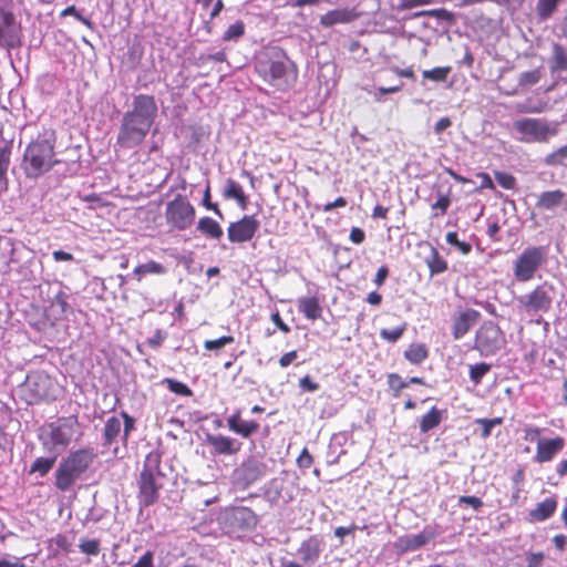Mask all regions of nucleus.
I'll list each match as a JSON object with an SVG mask.
<instances>
[{
  "label": "nucleus",
  "mask_w": 567,
  "mask_h": 567,
  "mask_svg": "<svg viewBox=\"0 0 567 567\" xmlns=\"http://www.w3.org/2000/svg\"><path fill=\"white\" fill-rule=\"evenodd\" d=\"M157 103L153 95H134L131 109L122 116L116 144L124 150L142 145L157 117Z\"/></svg>",
  "instance_id": "obj_1"
},
{
  "label": "nucleus",
  "mask_w": 567,
  "mask_h": 567,
  "mask_svg": "<svg viewBox=\"0 0 567 567\" xmlns=\"http://www.w3.org/2000/svg\"><path fill=\"white\" fill-rule=\"evenodd\" d=\"M255 69L266 83L279 91L291 89L298 79L295 63L279 47L265 48L257 58Z\"/></svg>",
  "instance_id": "obj_2"
},
{
  "label": "nucleus",
  "mask_w": 567,
  "mask_h": 567,
  "mask_svg": "<svg viewBox=\"0 0 567 567\" xmlns=\"http://www.w3.org/2000/svg\"><path fill=\"white\" fill-rule=\"evenodd\" d=\"M55 141L54 131L44 130L27 145L21 167L28 178L44 175L60 162L55 158Z\"/></svg>",
  "instance_id": "obj_3"
},
{
  "label": "nucleus",
  "mask_w": 567,
  "mask_h": 567,
  "mask_svg": "<svg viewBox=\"0 0 567 567\" xmlns=\"http://www.w3.org/2000/svg\"><path fill=\"white\" fill-rule=\"evenodd\" d=\"M161 458L157 451L150 452L145 457L137 482V497L142 507H148L156 503L159 497V489L164 486L165 475L161 470Z\"/></svg>",
  "instance_id": "obj_4"
},
{
  "label": "nucleus",
  "mask_w": 567,
  "mask_h": 567,
  "mask_svg": "<svg viewBox=\"0 0 567 567\" xmlns=\"http://www.w3.org/2000/svg\"><path fill=\"white\" fill-rule=\"evenodd\" d=\"M96 457L92 447H83L64 457L55 471V486L62 492L69 491L82 477Z\"/></svg>",
  "instance_id": "obj_5"
},
{
  "label": "nucleus",
  "mask_w": 567,
  "mask_h": 567,
  "mask_svg": "<svg viewBox=\"0 0 567 567\" xmlns=\"http://www.w3.org/2000/svg\"><path fill=\"white\" fill-rule=\"evenodd\" d=\"M79 427L80 424L76 416L60 417L43 426L39 439L45 450L59 455L68 447L74 436L80 434Z\"/></svg>",
  "instance_id": "obj_6"
},
{
  "label": "nucleus",
  "mask_w": 567,
  "mask_h": 567,
  "mask_svg": "<svg viewBox=\"0 0 567 567\" xmlns=\"http://www.w3.org/2000/svg\"><path fill=\"white\" fill-rule=\"evenodd\" d=\"M558 124L544 117H520L513 122L512 137L520 143H547L557 135Z\"/></svg>",
  "instance_id": "obj_7"
},
{
  "label": "nucleus",
  "mask_w": 567,
  "mask_h": 567,
  "mask_svg": "<svg viewBox=\"0 0 567 567\" xmlns=\"http://www.w3.org/2000/svg\"><path fill=\"white\" fill-rule=\"evenodd\" d=\"M546 246H527L513 261V274L518 282H527L535 278L537 271L547 262Z\"/></svg>",
  "instance_id": "obj_8"
},
{
  "label": "nucleus",
  "mask_w": 567,
  "mask_h": 567,
  "mask_svg": "<svg viewBox=\"0 0 567 567\" xmlns=\"http://www.w3.org/2000/svg\"><path fill=\"white\" fill-rule=\"evenodd\" d=\"M555 288L548 281L537 285L530 292L516 298L518 306L527 313L548 312L553 305Z\"/></svg>",
  "instance_id": "obj_9"
},
{
  "label": "nucleus",
  "mask_w": 567,
  "mask_h": 567,
  "mask_svg": "<svg viewBox=\"0 0 567 567\" xmlns=\"http://www.w3.org/2000/svg\"><path fill=\"white\" fill-rule=\"evenodd\" d=\"M196 216L195 207L183 195H177L168 202L165 209V219L168 226L177 230L188 229Z\"/></svg>",
  "instance_id": "obj_10"
},
{
  "label": "nucleus",
  "mask_w": 567,
  "mask_h": 567,
  "mask_svg": "<svg viewBox=\"0 0 567 567\" xmlns=\"http://www.w3.org/2000/svg\"><path fill=\"white\" fill-rule=\"evenodd\" d=\"M505 343V336L501 328L493 321H486L476 331L473 349L477 350L482 357H491Z\"/></svg>",
  "instance_id": "obj_11"
},
{
  "label": "nucleus",
  "mask_w": 567,
  "mask_h": 567,
  "mask_svg": "<svg viewBox=\"0 0 567 567\" xmlns=\"http://www.w3.org/2000/svg\"><path fill=\"white\" fill-rule=\"evenodd\" d=\"M266 474L267 465L254 457L246 460L235 470V478L243 487L250 486L266 476Z\"/></svg>",
  "instance_id": "obj_12"
},
{
  "label": "nucleus",
  "mask_w": 567,
  "mask_h": 567,
  "mask_svg": "<svg viewBox=\"0 0 567 567\" xmlns=\"http://www.w3.org/2000/svg\"><path fill=\"white\" fill-rule=\"evenodd\" d=\"M259 228L255 216L246 215L241 219L230 223L227 235L230 243L241 244L251 240Z\"/></svg>",
  "instance_id": "obj_13"
},
{
  "label": "nucleus",
  "mask_w": 567,
  "mask_h": 567,
  "mask_svg": "<svg viewBox=\"0 0 567 567\" xmlns=\"http://www.w3.org/2000/svg\"><path fill=\"white\" fill-rule=\"evenodd\" d=\"M20 44V27L12 12L0 9V48L12 49Z\"/></svg>",
  "instance_id": "obj_14"
},
{
  "label": "nucleus",
  "mask_w": 567,
  "mask_h": 567,
  "mask_svg": "<svg viewBox=\"0 0 567 567\" xmlns=\"http://www.w3.org/2000/svg\"><path fill=\"white\" fill-rule=\"evenodd\" d=\"M481 313L472 308L455 311L452 315L451 332L454 340L462 339L477 323Z\"/></svg>",
  "instance_id": "obj_15"
},
{
  "label": "nucleus",
  "mask_w": 567,
  "mask_h": 567,
  "mask_svg": "<svg viewBox=\"0 0 567 567\" xmlns=\"http://www.w3.org/2000/svg\"><path fill=\"white\" fill-rule=\"evenodd\" d=\"M324 546L326 543L320 535H311L300 543L297 555L305 566H312L319 561Z\"/></svg>",
  "instance_id": "obj_16"
},
{
  "label": "nucleus",
  "mask_w": 567,
  "mask_h": 567,
  "mask_svg": "<svg viewBox=\"0 0 567 567\" xmlns=\"http://www.w3.org/2000/svg\"><path fill=\"white\" fill-rule=\"evenodd\" d=\"M206 443L213 455L231 456L241 450V443L234 437L223 434H206Z\"/></svg>",
  "instance_id": "obj_17"
},
{
  "label": "nucleus",
  "mask_w": 567,
  "mask_h": 567,
  "mask_svg": "<svg viewBox=\"0 0 567 567\" xmlns=\"http://www.w3.org/2000/svg\"><path fill=\"white\" fill-rule=\"evenodd\" d=\"M436 534L431 528H424L417 534H408L396 540V548L402 551H414L432 540Z\"/></svg>",
  "instance_id": "obj_18"
},
{
  "label": "nucleus",
  "mask_w": 567,
  "mask_h": 567,
  "mask_svg": "<svg viewBox=\"0 0 567 567\" xmlns=\"http://www.w3.org/2000/svg\"><path fill=\"white\" fill-rule=\"evenodd\" d=\"M227 519L234 529L250 530L257 525V516L254 511L244 506L231 509Z\"/></svg>",
  "instance_id": "obj_19"
},
{
  "label": "nucleus",
  "mask_w": 567,
  "mask_h": 567,
  "mask_svg": "<svg viewBox=\"0 0 567 567\" xmlns=\"http://www.w3.org/2000/svg\"><path fill=\"white\" fill-rule=\"evenodd\" d=\"M227 426L229 431L244 439H247L257 433L260 425L257 421L254 420H243L240 417V410H236L231 415L227 417Z\"/></svg>",
  "instance_id": "obj_20"
},
{
  "label": "nucleus",
  "mask_w": 567,
  "mask_h": 567,
  "mask_svg": "<svg viewBox=\"0 0 567 567\" xmlns=\"http://www.w3.org/2000/svg\"><path fill=\"white\" fill-rule=\"evenodd\" d=\"M359 13L353 8H339L320 17V24L323 28H331L336 24L350 23L358 19Z\"/></svg>",
  "instance_id": "obj_21"
},
{
  "label": "nucleus",
  "mask_w": 567,
  "mask_h": 567,
  "mask_svg": "<svg viewBox=\"0 0 567 567\" xmlns=\"http://www.w3.org/2000/svg\"><path fill=\"white\" fill-rule=\"evenodd\" d=\"M565 445L561 437L538 440L535 461L538 463L549 462L559 453Z\"/></svg>",
  "instance_id": "obj_22"
},
{
  "label": "nucleus",
  "mask_w": 567,
  "mask_h": 567,
  "mask_svg": "<svg viewBox=\"0 0 567 567\" xmlns=\"http://www.w3.org/2000/svg\"><path fill=\"white\" fill-rule=\"evenodd\" d=\"M566 194L560 189L543 192L537 198L536 207L544 210H554L560 205L564 206Z\"/></svg>",
  "instance_id": "obj_23"
},
{
  "label": "nucleus",
  "mask_w": 567,
  "mask_h": 567,
  "mask_svg": "<svg viewBox=\"0 0 567 567\" xmlns=\"http://www.w3.org/2000/svg\"><path fill=\"white\" fill-rule=\"evenodd\" d=\"M297 307L300 313H302L309 320H317L321 317L322 308L319 299L312 297H301L297 300Z\"/></svg>",
  "instance_id": "obj_24"
},
{
  "label": "nucleus",
  "mask_w": 567,
  "mask_h": 567,
  "mask_svg": "<svg viewBox=\"0 0 567 567\" xmlns=\"http://www.w3.org/2000/svg\"><path fill=\"white\" fill-rule=\"evenodd\" d=\"M122 432V421L120 417L113 415L109 417L103 429V446L111 447L117 442Z\"/></svg>",
  "instance_id": "obj_25"
},
{
  "label": "nucleus",
  "mask_w": 567,
  "mask_h": 567,
  "mask_svg": "<svg viewBox=\"0 0 567 567\" xmlns=\"http://www.w3.org/2000/svg\"><path fill=\"white\" fill-rule=\"evenodd\" d=\"M223 196L225 199H235L241 209H246L248 203L247 196L245 195L241 185L236 181L231 178L226 181L223 188Z\"/></svg>",
  "instance_id": "obj_26"
},
{
  "label": "nucleus",
  "mask_w": 567,
  "mask_h": 567,
  "mask_svg": "<svg viewBox=\"0 0 567 567\" xmlns=\"http://www.w3.org/2000/svg\"><path fill=\"white\" fill-rule=\"evenodd\" d=\"M197 229L210 239H220L224 235L221 226L208 216L202 217L198 220Z\"/></svg>",
  "instance_id": "obj_27"
},
{
  "label": "nucleus",
  "mask_w": 567,
  "mask_h": 567,
  "mask_svg": "<svg viewBox=\"0 0 567 567\" xmlns=\"http://www.w3.org/2000/svg\"><path fill=\"white\" fill-rule=\"evenodd\" d=\"M557 502L553 497H548L538 503L536 508L530 512L532 517L537 522L549 518L556 511Z\"/></svg>",
  "instance_id": "obj_28"
},
{
  "label": "nucleus",
  "mask_w": 567,
  "mask_h": 567,
  "mask_svg": "<svg viewBox=\"0 0 567 567\" xmlns=\"http://www.w3.org/2000/svg\"><path fill=\"white\" fill-rule=\"evenodd\" d=\"M443 420V411L433 406L425 415L420 420V430L422 433H427L434 427L439 426Z\"/></svg>",
  "instance_id": "obj_29"
},
{
  "label": "nucleus",
  "mask_w": 567,
  "mask_h": 567,
  "mask_svg": "<svg viewBox=\"0 0 567 567\" xmlns=\"http://www.w3.org/2000/svg\"><path fill=\"white\" fill-rule=\"evenodd\" d=\"M425 262L429 267L431 276L440 275L447 269L446 260L434 247L431 248L430 255L425 258Z\"/></svg>",
  "instance_id": "obj_30"
},
{
  "label": "nucleus",
  "mask_w": 567,
  "mask_h": 567,
  "mask_svg": "<svg viewBox=\"0 0 567 567\" xmlns=\"http://www.w3.org/2000/svg\"><path fill=\"white\" fill-rule=\"evenodd\" d=\"M427 348L423 343H413L404 352L405 359L413 364H419L423 362L427 358Z\"/></svg>",
  "instance_id": "obj_31"
},
{
  "label": "nucleus",
  "mask_w": 567,
  "mask_h": 567,
  "mask_svg": "<svg viewBox=\"0 0 567 567\" xmlns=\"http://www.w3.org/2000/svg\"><path fill=\"white\" fill-rule=\"evenodd\" d=\"M550 69L553 72L567 71V51L559 44L553 47Z\"/></svg>",
  "instance_id": "obj_32"
},
{
  "label": "nucleus",
  "mask_w": 567,
  "mask_h": 567,
  "mask_svg": "<svg viewBox=\"0 0 567 567\" xmlns=\"http://www.w3.org/2000/svg\"><path fill=\"white\" fill-rule=\"evenodd\" d=\"M58 454L53 453L51 457H38L30 467V473H39L40 476H45L53 467Z\"/></svg>",
  "instance_id": "obj_33"
},
{
  "label": "nucleus",
  "mask_w": 567,
  "mask_h": 567,
  "mask_svg": "<svg viewBox=\"0 0 567 567\" xmlns=\"http://www.w3.org/2000/svg\"><path fill=\"white\" fill-rule=\"evenodd\" d=\"M492 365L486 362L471 364L468 367V375L471 382L476 386L481 384L483 378L491 371Z\"/></svg>",
  "instance_id": "obj_34"
},
{
  "label": "nucleus",
  "mask_w": 567,
  "mask_h": 567,
  "mask_svg": "<svg viewBox=\"0 0 567 567\" xmlns=\"http://www.w3.org/2000/svg\"><path fill=\"white\" fill-rule=\"evenodd\" d=\"M165 271H166V268L162 264L154 261V260H150L145 264L138 265L134 269V274L138 277V280L145 275H148V274L162 275V274H165Z\"/></svg>",
  "instance_id": "obj_35"
},
{
  "label": "nucleus",
  "mask_w": 567,
  "mask_h": 567,
  "mask_svg": "<svg viewBox=\"0 0 567 567\" xmlns=\"http://www.w3.org/2000/svg\"><path fill=\"white\" fill-rule=\"evenodd\" d=\"M560 0H538L536 12L540 20L549 19L556 11Z\"/></svg>",
  "instance_id": "obj_36"
},
{
  "label": "nucleus",
  "mask_w": 567,
  "mask_h": 567,
  "mask_svg": "<svg viewBox=\"0 0 567 567\" xmlns=\"http://www.w3.org/2000/svg\"><path fill=\"white\" fill-rule=\"evenodd\" d=\"M79 549L87 556H97L101 551L99 539L80 538Z\"/></svg>",
  "instance_id": "obj_37"
},
{
  "label": "nucleus",
  "mask_w": 567,
  "mask_h": 567,
  "mask_svg": "<svg viewBox=\"0 0 567 567\" xmlns=\"http://www.w3.org/2000/svg\"><path fill=\"white\" fill-rule=\"evenodd\" d=\"M450 72V66H437L431 70L423 71L422 75L425 80H431L434 82H444L447 79Z\"/></svg>",
  "instance_id": "obj_38"
},
{
  "label": "nucleus",
  "mask_w": 567,
  "mask_h": 567,
  "mask_svg": "<svg viewBox=\"0 0 567 567\" xmlns=\"http://www.w3.org/2000/svg\"><path fill=\"white\" fill-rule=\"evenodd\" d=\"M450 205V196L437 192V199L431 205L432 209L434 210L432 217H439L440 215L446 214Z\"/></svg>",
  "instance_id": "obj_39"
},
{
  "label": "nucleus",
  "mask_w": 567,
  "mask_h": 567,
  "mask_svg": "<svg viewBox=\"0 0 567 567\" xmlns=\"http://www.w3.org/2000/svg\"><path fill=\"white\" fill-rule=\"evenodd\" d=\"M245 33V24L243 21L238 20L235 23L230 24L223 34L224 41H236L241 38Z\"/></svg>",
  "instance_id": "obj_40"
},
{
  "label": "nucleus",
  "mask_w": 567,
  "mask_h": 567,
  "mask_svg": "<svg viewBox=\"0 0 567 567\" xmlns=\"http://www.w3.org/2000/svg\"><path fill=\"white\" fill-rule=\"evenodd\" d=\"M406 322H403L394 329H381L380 337L388 342L394 343L403 336L406 330Z\"/></svg>",
  "instance_id": "obj_41"
},
{
  "label": "nucleus",
  "mask_w": 567,
  "mask_h": 567,
  "mask_svg": "<svg viewBox=\"0 0 567 567\" xmlns=\"http://www.w3.org/2000/svg\"><path fill=\"white\" fill-rule=\"evenodd\" d=\"M540 80V71L539 70H532L520 73L518 79V85L519 86H532L539 82Z\"/></svg>",
  "instance_id": "obj_42"
},
{
  "label": "nucleus",
  "mask_w": 567,
  "mask_h": 567,
  "mask_svg": "<svg viewBox=\"0 0 567 567\" xmlns=\"http://www.w3.org/2000/svg\"><path fill=\"white\" fill-rule=\"evenodd\" d=\"M52 307L59 310V315H66L71 310L68 302V295L63 291H59L52 300Z\"/></svg>",
  "instance_id": "obj_43"
},
{
  "label": "nucleus",
  "mask_w": 567,
  "mask_h": 567,
  "mask_svg": "<svg viewBox=\"0 0 567 567\" xmlns=\"http://www.w3.org/2000/svg\"><path fill=\"white\" fill-rule=\"evenodd\" d=\"M545 161L548 165H564L567 161V145L561 146L555 152L548 154Z\"/></svg>",
  "instance_id": "obj_44"
},
{
  "label": "nucleus",
  "mask_w": 567,
  "mask_h": 567,
  "mask_svg": "<svg viewBox=\"0 0 567 567\" xmlns=\"http://www.w3.org/2000/svg\"><path fill=\"white\" fill-rule=\"evenodd\" d=\"M415 16L416 17L429 16V17H433V18L442 20V21H447V22H451L454 19V14L451 11L443 9V8L422 11V12L416 13Z\"/></svg>",
  "instance_id": "obj_45"
},
{
  "label": "nucleus",
  "mask_w": 567,
  "mask_h": 567,
  "mask_svg": "<svg viewBox=\"0 0 567 567\" xmlns=\"http://www.w3.org/2000/svg\"><path fill=\"white\" fill-rule=\"evenodd\" d=\"M235 340H234V337L231 336H223L216 340H207L205 341L204 343V347L206 350H219L221 348H224L225 346L229 344V343H233Z\"/></svg>",
  "instance_id": "obj_46"
},
{
  "label": "nucleus",
  "mask_w": 567,
  "mask_h": 567,
  "mask_svg": "<svg viewBox=\"0 0 567 567\" xmlns=\"http://www.w3.org/2000/svg\"><path fill=\"white\" fill-rule=\"evenodd\" d=\"M121 416L124 421L121 440L126 443L130 433L135 429V419L124 411L121 412Z\"/></svg>",
  "instance_id": "obj_47"
},
{
  "label": "nucleus",
  "mask_w": 567,
  "mask_h": 567,
  "mask_svg": "<svg viewBox=\"0 0 567 567\" xmlns=\"http://www.w3.org/2000/svg\"><path fill=\"white\" fill-rule=\"evenodd\" d=\"M166 382H167L169 391H172L176 394L185 395V396L192 394L190 389L183 382L172 380V379H167Z\"/></svg>",
  "instance_id": "obj_48"
},
{
  "label": "nucleus",
  "mask_w": 567,
  "mask_h": 567,
  "mask_svg": "<svg viewBox=\"0 0 567 567\" xmlns=\"http://www.w3.org/2000/svg\"><path fill=\"white\" fill-rule=\"evenodd\" d=\"M502 420L498 417L495 419H481L477 421L478 424L482 425V436L487 437L492 433V429L498 424H501Z\"/></svg>",
  "instance_id": "obj_49"
},
{
  "label": "nucleus",
  "mask_w": 567,
  "mask_h": 567,
  "mask_svg": "<svg viewBox=\"0 0 567 567\" xmlns=\"http://www.w3.org/2000/svg\"><path fill=\"white\" fill-rule=\"evenodd\" d=\"M403 89V82H399L398 85H392V86H380L378 87L372 94L374 96V99L377 101H382V95L383 94H389V93H396L399 91H401Z\"/></svg>",
  "instance_id": "obj_50"
},
{
  "label": "nucleus",
  "mask_w": 567,
  "mask_h": 567,
  "mask_svg": "<svg viewBox=\"0 0 567 567\" xmlns=\"http://www.w3.org/2000/svg\"><path fill=\"white\" fill-rule=\"evenodd\" d=\"M497 183L505 189H512L515 187V177L507 173H496Z\"/></svg>",
  "instance_id": "obj_51"
},
{
  "label": "nucleus",
  "mask_w": 567,
  "mask_h": 567,
  "mask_svg": "<svg viewBox=\"0 0 567 567\" xmlns=\"http://www.w3.org/2000/svg\"><path fill=\"white\" fill-rule=\"evenodd\" d=\"M132 567H155L154 553L151 550L145 551Z\"/></svg>",
  "instance_id": "obj_52"
},
{
  "label": "nucleus",
  "mask_w": 567,
  "mask_h": 567,
  "mask_svg": "<svg viewBox=\"0 0 567 567\" xmlns=\"http://www.w3.org/2000/svg\"><path fill=\"white\" fill-rule=\"evenodd\" d=\"M61 16L62 17H66V16H73L76 20H79L80 22H82L83 24L87 25V27H91V21L83 17L74 6H70V7H66L62 12H61Z\"/></svg>",
  "instance_id": "obj_53"
},
{
  "label": "nucleus",
  "mask_w": 567,
  "mask_h": 567,
  "mask_svg": "<svg viewBox=\"0 0 567 567\" xmlns=\"http://www.w3.org/2000/svg\"><path fill=\"white\" fill-rule=\"evenodd\" d=\"M202 203H203V205L207 209L213 210L219 218H223V213L218 208V205L210 202V189H209V187H207L205 189Z\"/></svg>",
  "instance_id": "obj_54"
},
{
  "label": "nucleus",
  "mask_w": 567,
  "mask_h": 567,
  "mask_svg": "<svg viewBox=\"0 0 567 567\" xmlns=\"http://www.w3.org/2000/svg\"><path fill=\"white\" fill-rule=\"evenodd\" d=\"M458 505H468L473 509L478 511L483 506V502L476 496H461L458 498Z\"/></svg>",
  "instance_id": "obj_55"
},
{
  "label": "nucleus",
  "mask_w": 567,
  "mask_h": 567,
  "mask_svg": "<svg viewBox=\"0 0 567 567\" xmlns=\"http://www.w3.org/2000/svg\"><path fill=\"white\" fill-rule=\"evenodd\" d=\"M313 463L312 456L309 454L307 449H303L299 457L297 458V464L300 468L307 470Z\"/></svg>",
  "instance_id": "obj_56"
},
{
  "label": "nucleus",
  "mask_w": 567,
  "mask_h": 567,
  "mask_svg": "<svg viewBox=\"0 0 567 567\" xmlns=\"http://www.w3.org/2000/svg\"><path fill=\"white\" fill-rule=\"evenodd\" d=\"M299 386L306 392H315L319 389V384L313 382L309 375L300 379Z\"/></svg>",
  "instance_id": "obj_57"
},
{
  "label": "nucleus",
  "mask_w": 567,
  "mask_h": 567,
  "mask_svg": "<svg viewBox=\"0 0 567 567\" xmlns=\"http://www.w3.org/2000/svg\"><path fill=\"white\" fill-rule=\"evenodd\" d=\"M389 384L392 389H395L396 391L408 386V382H404L403 379L395 373L389 375Z\"/></svg>",
  "instance_id": "obj_58"
},
{
  "label": "nucleus",
  "mask_w": 567,
  "mask_h": 567,
  "mask_svg": "<svg viewBox=\"0 0 567 567\" xmlns=\"http://www.w3.org/2000/svg\"><path fill=\"white\" fill-rule=\"evenodd\" d=\"M545 556L543 553H530L527 555V567H540Z\"/></svg>",
  "instance_id": "obj_59"
},
{
  "label": "nucleus",
  "mask_w": 567,
  "mask_h": 567,
  "mask_svg": "<svg viewBox=\"0 0 567 567\" xmlns=\"http://www.w3.org/2000/svg\"><path fill=\"white\" fill-rule=\"evenodd\" d=\"M388 276H389V268L386 266H381L375 274L373 282L378 287H381L384 284Z\"/></svg>",
  "instance_id": "obj_60"
},
{
  "label": "nucleus",
  "mask_w": 567,
  "mask_h": 567,
  "mask_svg": "<svg viewBox=\"0 0 567 567\" xmlns=\"http://www.w3.org/2000/svg\"><path fill=\"white\" fill-rule=\"evenodd\" d=\"M365 239V234L364 231L361 229V228H358V227H353L350 231V240L355 244V245H359L361 243H363Z\"/></svg>",
  "instance_id": "obj_61"
},
{
  "label": "nucleus",
  "mask_w": 567,
  "mask_h": 567,
  "mask_svg": "<svg viewBox=\"0 0 567 567\" xmlns=\"http://www.w3.org/2000/svg\"><path fill=\"white\" fill-rule=\"evenodd\" d=\"M10 165V152L7 148H0V172H8Z\"/></svg>",
  "instance_id": "obj_62"
},
{
  "label": "nucleus",
  "mask_w": 567,
  "mask_h": 567,
  "mask_svg": "<svg viewBox=\"0 0 567 567\" xmlns=\"http://www.w3.org/2000/svg\"><path fill=\"white\" fill-rule=\"evenodd\" d=\"M298 358V353L297 351H290V352H287L285 353L284 355H281V358L279 359V364L281 368H287L288 365H290L296 359Z\"/></svg>",
  "instance_id": "obj_63"
},
{
  "label": "nucleus",
  "mask_w": 567,
  "mask_h": 567,
  "mask_svg": "<svg viewBox=\"0 0 567 567\" xmlns=\"http://www.w3.org/2000/svg\"><path fill=\"white\" fill-rule=\"evenodd\" d=\"M452 125V121L449 117H441L434 125V133L441 134Z\"/></svg>",
  "instance_id": "obj_64"
}]
</instances>
